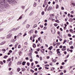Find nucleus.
<instances>
[{
	"mask_svg": "<svg viewBox=\"0 0 75 75\" xmlns=\"http://www.w3.org/2000/svg\"><path fill=\"white\" fill-rule=\"evenodd\" d=\"M6 0H2L0 1V8H1L3 11H5V10L4 9V6L5 8L7 9L9 7V4H6Z\"/></svg>",
	"mask_w": 75,
	"mask_h": 75,
	"instance_id": "obj_1",
	"label": "nucleus"
},
{
	"mask_svg": "<svg viewBox=\"0 0 75 75\" xmlns=\"http://www.w3.org/2000/svg\"><path fill=\"white\" fill-rule=\"evenodd\" d=\"M8 2L10 4L12 5L15 4V3H17V2L16 1H12V0H7Z\"/></svg>",
	"mask_w": 75,
	"mask_h": 75,
	"instance_id": "obj_2",
	"label": "nucleus"
},
{
	"mask_svg": "<svg viewBox=\"0 0 75 75\" xmlns=\"http://www.w3.org/2000/svg\"><path fill=\"white\" fill-rule=\"evenodd\" d=\"M10 34H9V35H7L6 38L9 39V38H10L11 37L12 34H11V35H10Z\"/></svg>",
	"mask_w": 75,
	"mask_h": 75,
	"instance_id": "obj_3",
	"label": "nucleus"
},
{
	"mask_svg": "<svg viewBox=\"0 0 75 75\" xmlns=\"http://www.w3.org/2000/svg\"><path fill=\"white\" fill-rule=\"evenodd\" d=\"M52 9V6H49L47 9V11H49V10Z\"/></svg>",
	"mask_w": 75,
	"mask_h": 75,
	"instance_id": "obj_4",
	"label": "nucleus"
},
{
	"mask_svg": "<svg viewBox=\"0 0 75 75\" xmlns=\"http://www.w3.org/2000/svg\"><path fill=\"white\" fill-rule=\"evenodd\" d=\"M48 4H47V6L46 7H45V12H46V11H47V8H48Z\"/></svg>",
	"mask_w": 75,
	"mask_h": 75,
	"instance_id": "obj_5",
	"label": "nucleus"
},
{
	"mask_svg": "<svg viewBox=\"0 0 75 75\" xmlns=\"http://www.w3.org/2000/svg\"><path fill=\"white\" fill-rule=\"evenodd\" d=\"M34 14V11H32L31 13L29 14V16H32L33 14Z\"/></svg>",
	"mask_w": 75,
	"mask_h": 75,
	"instance_id": "obj_6",
	"label": "nucleus"
},
{
	"mask_svg": "<svg viewBox=\"0 0 75 75\" xmlns=\"http://www.w3.org/2000/svg\"><path fill=\"white\" fill-rule=\"evenodd\" d=\"M22 63V61H19L18 62L17 64L18 65H20Z\"/></svg>",
	"mask_w": 75,
	"mask_h": 75,
	"instance_id": "obj_7",
	"label": "nucleus"
},
{
	"mask_svg": "<svg viewBox=\"0 0 75 75\" xmlns=\"http://www.w3.org/2000/svg\"><path fill=\"white\" fill-rule=\"evenodd\" d=\"M20 28V27H18L16 28H14L13 29V30H17L18 29V28Z\"/></svg>",
	"mask_w": 75,
	"mask_h": 75,
	"instance_id": "obj_8",
	"label": "nucleus"
},
{
	"mask_svg": "<svg viewBox=\"0 0 75 75\" xmlns=\"http://www.w3.org/2000/svg\"><path fill=\"white\" fill-rule=\"evenodd\" d=\"M6 43V41L2 42L0 44V45H2Z\"/></svg>",
	"mask_w": 75,
	"mask_h": 75,
	"instance_id": "obj_9",
	"label": "nucleus"
},
{
	"mask_svg": "<svg viewBox=\"0 0 75 75\" xmlns=\"http://www.w3.org/2000/svg\"><path fill=\"white\" fill-rule=\"evenodd\" d=\"M37 36H38V35H33V39L35 38Z\"/></svg>",
	"mask_w": 75,
	"mask_h": 75,
	"instance_id": "obj_10",
	"label": "nucleus"
},
{
	"mask_svg": "<svg viewBox=\"0 0 75 75\" xmlns=\"http://www.w3.org/2000/svg\"><path fill=\"white\" fill-rule=\"evenodd\" d=\"M33 29H32L31 30H30V31L29 32V33H33Z\"/></svg>",
	"mask_w": 75,
	"mask_h": 75,
	"instance_id": "obj_11",
	"label": "nucleus"
},
{
	"mask_svg": "<svg viewBox=\"0 0 75 75\" xmlns=\"http://www.w3.org/2000/svg\"><path fill=\"white\" fill-rule=\"evenodd\" d=\"M53 48L52 46H50L49 48H48V49L49 50H51Z\"/></svg>",
	"mask_w": 75,
	"mask_h": 75,
	"instance_id": "obj_12",
	"label": "nucleus"
},
{
	"mask_svg": "<svg viewBox=\"0 0 75 75\" xmlns=\"http://www.w3.org/2000/svg\"><path fill=\"white\" fill-rule=\"evenodd\" d=\"M49 54L50 55H51L52 54V52L51 51H49Z\"/></svg>",
	"mask_w": 75,
	"mask_h": 75,
	"instance_id": "obj_13",
	"label": "nucleus"
},
{
	"mask_svg": "<svg viewBox=\"0 0 75 75\" xmlns=\"http://www.w3.org/2000/svg\"><path fill=\"white\" fill-rule=\"evenodd\" d=\"M26 63V62H23L22 64L24 66V65H25V64Z\"/></svg>",
	"mask_w": 75,
	"mask_h": 75,
	"instance_id": "obj_14",
	"label": "nucleus"
},
{
	"mask_svg": "<svg viewBox=\"0 0 75 75\" xmlns=\"http://www.w3.org/2000/svg\"><path fill=\"white\" fill-rule=\"evenodd\" d=\"M29 51L30 52V53L29 54V56H30L31 55L32 53H33V52H31L30 50Z\"/></svg>",
	"mask_w": 75,
	"mask_h": 75,
	"instance_id": "obj_15",
	"label": "nucleus"
},
{
	"mask_svg": "<svg viewBox=\"0 0 75 75\" xmlns=\"http://www.w3.org/2000/svg\"><path fill=\"white\" fill-rule=\"evenodd\" d=\"M18 43H17V44H16V45H15V46H14V48H16V47H17L18 45Z\"/></svg>",
	"mask_w": 75,
	"mask_h": 75,
	"instance_id": "obj_16",
	"label": "nucleus"
},
{
	"mask_svg": "<svg viewBox=\"0 0 75 75\" xmlns=\"http://www.w3.org/2000/svg\"><path fill=\"white\" fill-rule=\"evenodd\" d=\"M22 71L23 72H24V71H25L26 69L25 68H22Z\"/></svg>",
	"mask_w": 75,
	"mask_h": 75,
	"instance_id": "obj_17",
	"label": "nucleus"
},
{
	"mask_svg": "<svg viewBox=\"0 0 75 75\" xmlns=\"http://www.w3.org/2000/svg\"><path fill=\"white\" fill-rule=\"evenodd\" d=\"M30 26V25L29 24H27L26 26V28H28Z\"/></svg>",
	"mask_w": 75,
	"mask_h": 75,
	"instance_id": "obj_18",
	"label": "nucleus"
},
{
	"mask_svg": "<svg viewBox=\"0 0 75 75\" xmlns=\"http://www.w3.org/2000/svg\"><path fill=\"white\" fill-rule=\"evenodd\" d=\"M69 31H70V32H71L72 33H74V32H73V31L74 30L72 29H70V30H69Z\"/></svg>",
	"mask_w": 75,
	"mask_h": 75,
	"instance_id": "obj_19",
	"label": "nucleus"
},
{
	"mask_svg": "<svg viewBox=\"0 0 75 75\" xmlns=\"http://www.w3.org/2000/svg\"><path fill=\"white\" fill-rule=\"evenodd\" d=\"M17 71L18 72H19L21 71L20 68H17Z\"/></svg>",
	"mask_w": 75,
	"mask_h": 75,
	"instance_id": "obj_20",
	"label": "nucleus"
},
{
	"mask_svg": "<svg viewBox=\"0 0 75 75\" xmlns=\"http://www.w3.org/2000/svg\"><path fill=\"white\" fill-rule=\"evenodd\" d=\"M33 47L34 48H35L36 47V45L35 44L33 43Z\"/></svg>",
	"mask_w": 75,
	"mask_h": 75,
	"instance_id": "obj_21",
	"label": "nucleus"
},
{
	"mask_svg": "<svg viewBox=\"0 0 75 75\" xmlns=\"http://www.w3.org/2000/svg\"><path fill=\"white\" fill-rule=\"evenodd\" d=\"M53 44L54 46H55L56 45V44H57L56 42H53Z\"/></svg>",
	"mask_w": 75,
	"mask_h": 75,
	"instance_id": "obj_22",
	"label": "nucleus"
},
{
	"mask_svg": "<svg viewBox=\"0 0 75 75\" xmlns=\"http://www.w3.org/2000/svg\"><path fill=\"white\" fill-rule=\"evenodd\" d=\"M8 57V55H5L4 57V59H6Z\"/></svg>",
	"mask_w": 75,
	"mask_h": 75,
	"instance_id": "obj_23",
	"label": "nucleus"
},
{
	"mask_svg": "<svg viewBox=\"0 0 75 75\" xmlns=\"http://www.w3.org/2000/svg\"><path fill=\"white\" fill-rule=\"evenodd\" d=\"M37 24H35L34 25V26L33 27V28H36L37 27Z\"/></svg>",
	"mask_w": 75,
	"mask_h": 75,
	"instance_id": "obj_24",
	"label": "nucleus"
},
{
	"mask_svg": "<svg viewBox=\"0 0 75 75\" xmlns=\"http://www.w3.org/2000/svg\"><path fill=\"white\" fill-rule=\"evenodd\" d=\"M57 61V60L56 59H54L52 60V62H55Z\"/></svg>",
	"mask_w": 75,
	"mask_h": 75,
	"instance_id": "obj_25",
	"label": "nucleus"
},
{
	"mask_svg": "<svg viewBox=\"0 0 75 75\" xmlns=\"http://www.w3.org/2000/svg\"><path fill=\"white\" fill-rule=\"evenodd\" d=\"M61 50L62 51H65L66 50V48H62Z\"/></svg>",
	"mask_w": 75,
	"mask_h": 75,
	"instance_id": "obj_26",
	"label": "nucleus"
},
{
	"mask_svg": "<svg viewBox=\"0 0 75 75\" xmlns=\"http://www.w3.org/2000/svg\"><path fill=\"white\" fill-rule=\"evenodd\" d=\"M11 58H9L7 60V61L8 62H9V61H11Z\"/></svg>",
	"mask_w": 75,
	"mask_h": 75,
	"instance_id": "obj_27",
	"label": "nucleus"
},
{
	"mask_svg": "<svg viewBox=\"0 0 75 75\" xmlns=\"http://www.w3.org/2000/svg\"><path fill=\"white\" fill-rule=\"evenodd\" d=\"M16 41V40H15L14 39H12L11 41V42H15Z\"/></svg>",
	"mask_w": 75,
	"mask_h": 75,
	"instance_id": "obj_28",
	"label": "nucleus"
},
{
	"mask_svg": "<svg viewBox=\"0 0 75 75\" xmlns=\"http://www.w3.org/2000/svg\"><path fill=\"white\" fill-rule=\"evenodd\" d=\"M21 8H22L23 9H24V8H25V6H21Z\"/></svg>",
	"mask_w": 75,
	"mask_h": 75,
	"instance_id": "obj_29",
	"label": "nucleus"
},
{
	"mask_svg": "<svg viewBox=\"0 0 75 75\" xmlns=\"http://www.w3.org/2000/svg\"><path fill=\"white\" fill-rule=\"evenodd\" d=\"M2 52H5L6 51V50L5 49H2Z\"/></svg>",
	"mask_w": 75,
	"mask_h": 75,
	"instance_id": "obj_30",
	"label": "nucleus"
},
{
	"mask_svg": "<svg viewBox=\"0 0 75 75\" xmlns=\"http://www.w3.org/2000/svg\"><path fill=\"white\" fill-rule=\"evenodd\" d=\"M40 52H41L42 54H44V51H42V49H40Z\"/></svg>",
	"mask_w": 75,
	"mask_h": 75,
	"instance_id": "obj_31",
	"label": "nucleus"
},
{
	"mask_svg": "<svg viewBox=\"0 0 75 75\" xmlns=\"http://www.w3.org/2000/svg\"><path fill=\"white\" fill-rule=\"evenodd\" d=\"M30 71L33 73H34V71L32 69H30Z\"/></svg>",
	"mask_w": 75,
	"mask_h": 75,
	"instance_id": "obj_32",
	"label": "nucleus"
},
{
	"mask_svg": "<svg viewBox=\"0 0 75 75\" xmlns=\"http://www.w3.org/2000/svg\"><path fill=\"white\" fill-rule=\"evenodd\" d=\"M72 43H73V42L71 41H70V42H69V45H71L72 44Z\"/></svg>",
	"mask_w": 75,
	"mask_h": 75,
	"instance_id": "obj_33",
	"label": "nucleus"
},
{
	"mask_svg": "<svg viewBox=\"0 0 75 75\" xmlns=\"http://www.w3.org/2000/svg\"><path fill=\"white\" fill-rule=\"evenodd\" d=\"M59 21L58 19H56V20H55V22L57 23H59Z\"/></svg>",
	"mask_w": 75,
	"mask_h": 75,
	"instance_id": "obj_34",
	"label": "nucleus"
},
{
	"mask_svg": "<svg viewBox=\"0 0 75 75\" xmlns=\"http://www.w3.org/2000/svg\"><path fill=\"white\" fill-rule=\"evenodd\" d=\"M41 14L42 15H44V11H42V12L41 13Z\"/></svg>",
	"mask_w": 75,
	"mask_h": 75,
	"instance_id": "obj_35",
	"label": "nucleus"
},
{
	"mask_svg": "<svg viewBox=\"0 0 75 75\" xmlns=\"http://www.w3.org/2000/svg\"><path fill=\"white\" fill-rule=\"evenodd\" d=\"M0 64H1L2 65L3 64V62L0 61Z\"/></svg>",
	"mask_w": 75,
	"mask_h": 75,
	"instance_id": "obj_36",
	"label": "nucleus"
},
{
	"mask_svg": "<svg viewBox=\"0 0 75 75\" xmlns=\"http://www.w3.org/2000/svg\"><path fill=\"white\" fill-rule=\"evenodd\" d=\"M68 36L69 37H71V35L69 33L68 34Z\"/></svg>",
	"mask_w": 75,
	"mask_h": 75,
	"instance_id": "obj_37",
	"label": "nucleus"
},
{
	"mask_svg": "<svg viewBox=\"0 0 75 75\" xmlns=\"http://www.w3.org/2000/svg\"><path fill=\"white\" fill-rule=\"evenodd\" d=\"M33 6L34 7H36V3L35 2V3H34L33 4Z\"/></svg>",
	"mask_w": 75,
	"mask_h": 75,
	"instance_id": "obj_38",
	"label": "nucleus"
},
{
	"mask_svg": "<svg viewBox=\"0 0 75 75\" xmlns=\"http://www.w3.org/2000/svg\"><path fill=\"white\" fill-rule=\"evenodd\" d=\"M56 9H57L59 8V5L58 4H57L56 6Z\"/></svg>",
	"mask_w": 75,
	"mask_h": 75,
	"instance_id": "obj_39",
	"label": "nucleus"
},
{
	"mask_svg": "<svg viewBox=\"0 0 75 75\" xmlns=\"http://www.w3.org/2000/svg\"><path fill=\"white\" fill-rule=\"evenodd\" d=\"M70 21L71 22H73V18H70Z\"/></svg>",
	"mask_w": 75,
	"mask_h": 75,
	"instance_id": "obj_40",
	"label": "nucleus"
},
{
	"mask_svg": "<svg viewBox=\"0 0 75 75\" xmlns=\"http://www.w3.org/2000/svg\"><path fill=\"white\" fill-rule=\"evenodd\" d=\"M27 20H25L24 22L23 23V24H25V23L27 22Z\"/></svg>",
	"mask_w": 75,
	"mask_h": 75,
	"instance_id": "obj_41",
	"label": "nucleus"
},
{
	"mask_svg": "<svg viewBox=\"0 0 75 75\" xmlns=\"http://www.w3.org/2000/svg\"><path fill=\"white\" fill-rule=\"evenodd\" d=\"M35 34H38V31L36 30L35 31Z\"/></svg>",
	"mask_w": 75,
	"mask_h": 75,
	"instance_id": "obj_42",
	"label": "nucleus"
},
{
	"mask_svg": "<svg viewBox=\"0 0 75 75\" xmlns=\"http://www.w3.org/2000/svg\"><path fill=\"white\" fill-rule=\"evenodd\" d=\"M40 50V48H38L37 49V51L38 52H39Z\"/></svg>",
	"mask_w": 75,
	"mask_h": 75,
	"instance_id": "obj_43",
	"label": "nucleus"
},
{
	"mask_svg": "<svg viewBox=\"0 0 75 75\" xmlns=\"http://www.w3.org/2000/svg\"><path fill=\"white\" fill-rule=\"evenodd\" d=\"M22 18H23V17L22 16H21L19 18V19H21Z\"/></svg>",
	"mask_w": 75,
	"mask_h": 75,
	"instance_id": "obj_44",
	"label": "nucleus"
},
{
	"mask_svg": "<svg viewBox=\"0 0 75 75\" xmlns=\"http://www.w3.org/2000/svg\"><path fill=\"white\" fill-rule=\"evenodd\" d=\"M69 54H68L67 55V56H66V58H68L69 57Z\"/></svg>",
	"mask_w": 75,
	"mask_h": 75,
	"instance_id": "obj_45",
	"label": "nucleus"
},
{
	"mask_svg": "<svg viewBox=\"0 0 75 75\" xmlns=\"http://www.w3.org/2000/svg\"><path fill=\"white\" fill-rule=\"evenodd\" d=\"M41 37H39V38H38V40L39 41H40V39H41Z\"/></svg>",
	"mask_w": 75,
	"mask_h": 75,
	"instance_id": "obj_46",
	"label": "nucleus"
},
{
	"mask_svg": "<svg viewBox=\"0 0 75 75\" xmlns=\"http://www.w3.org/2000/svg\"><path fill=\"white\" fill-rule=\"evenodd\" d=\"M27 35V33H25L23 35V36L25 37V36Z\"/></svg>",
	"mask_w": 75,
	"mask_h": 75,
	"instance_id": "obj_47",
	"label": "nucleus"
},
{
	"mask_svg": "<svg viewBox=\"0 0 75 75\" xmlns=\"http://www.w3.org/2000/svg\"><path fill=\"white\" fill-rule=\"evenodd\" d=\"M58 24L57 23H55V24H54V26L55 27H57V26H58Z\"/></svg>",
	"mask_w": 75,
	"mask_h": 75,
	"instance_id": "obj_48",
	"label": "nucleus"
},
{
	"mask_svg": "<svg viewBox=\"0 0 75 75\" xmlns=\"http://www.w3.org/2000/svg\"><path fill=\"white\" fill-rule=\"evenodd\" d=\"M42 69V67H39V68H38V70H40Z\"/></svg>",
	"mask_w": 75,
	"mask_h": 75,
	"instance_id": "obj_49",
	"label": "nucleus"
},
{
	"mask_svg": "<svg viewBox=\"0 0 75 75\" xmlns=\"http://www.w3.org/2000/svg\"><path fill=\"white\" fill-rule=\"evenodd\" d=\"M49 66V64H46V65H45V67H48Z\"/></svg>",
	"mask_w": 75,
	"mask_h": 75,
	"instance_id": "obj_50",
	"label": "nucleus"
},
{
	"mask_svg": "<svg viewBox=\"0 0 75 75\" xmlns=\"http://www.w3.org/2000/svg\"><path fill=\"white\" fill-rule=\"evenodd\" d=\"M70 48L72 49H74V47L73 46H72L70 47Z\"/></svg>",
	"mask_w": 75,
	"mask_h": 75,
	"instance_id": "obj_51",
	"label": "nucleus"
},
{
	"mask_svg": "<svg viewBox=\"0 0 75 75\" xmlns=\"http://www.w3.org/2000/svg\"><path fill=\"white\" fill-rule=\"evenodd\" d=\"M27 65L28 66H29V65H30V63L29 62H28L27 63Z\"/></svg>",
	"mask_w": 75,
	"mask_h": 75,
	"instance_id": "obj_52",
	"label": "nucleus"
},
{
	"mask_svg": "<svg viewBox=\"0 0 75 75\" xmlns=\"http://www.w3.org/2000/svg\"><path fill=\"white\" fill-rule=\"evenodd\" d=\"M35 54H38V52L37 51H36L35 52Z\"/></svg>",
	"mask_w": 75,
	"mask_h": 75,
	"instance_id": "obj_53",
	"label": "nucleus"
},
{
	"mask_svg": "<svg viewBox=\"0 0 75 75\" xmlns=\"http://www.w3.org/2000/svg\"><path fill=\"white\" fill-rule=\"evenodd\" d=\"M69 51L71 52H71H72L73 51V50H72L71 49V50H69Z\"/></svg>",
	"mask_w": 75,
	"mask_h": 75,
	"instance_id": "obj_54",
	"label": "nucleus"
},
{
	"mask_svg": "<svg viewBox=\"0 0 75 75\" xmlns=\"http://www.w3.org/2000/svg\"><path fill=\"white\" fill-rule=\"evenodd\" d=\"M21 48V45H19L18 46V48Z\"/></svg>",
	"mask_w": 75,
	"mask_h": 75,
	"instance_id": "obj_55",
	"label": "nucleus"
},
{
	"mask_svg": "<svg viewBox=\"0 0 75 75\" xmlns=\"http://www.w3.org/2000/svg\"><path fill=\"white\" fill-rule=\"evenodd\" d=\"M13 74V72L11 71L10 73V74L11 75H12V74Z\"/></svg>",
	"mask_w": 75,
	"mask_h": 75,
	"instance_id": "obj_56",
	"label": "nucleus"
},
{
	"mask_svg": "<svg viewBox=\"0 0 75 75\" xmlns=\"http://www.w3.org/2000/svg\"><path fill=\"white\" fill-rule=\"evenodd\" d=\"M40 27L41 28H42L43 27V25H40Z\"/></svg>",
	"mask_w": 75,
	"mask_h": 75,
	"instance_id": "obj_57",
	"label": "nucleus"
},
{
	"mask_svg": "<svg viewBox=\"0 0 75 75\" xmlns=\"http://www.w3.org/2000/svg\"><path fill=\"white\" fill-rule=\"evenodd\" d=\"M35 64H38V62L37 61L35 62Z\"/></svg>",
	"mask_w": 75,
	"mask_h": 75,
	"instance_id": "obj_58",
	"label": "nucleus"
},
{
	"mask_svg": "<svg viewBox=\"0 0 75 75\" xmlns=\"http://www.w3.org/2000/svg\"><path fill=\"white\" fill-rule=\"evenodd\" d=\"M71 4H72V5L75 6V4H74V3H71Z\"/></svg>",
	"mask_w": 75,
	"mask_h": 75,
	"instance_id": "obj_59",
	"label": "nucleus"
},
{
	"mask_svg": "<svg viewBox=\"0 0 75 75\" xmlns=\"http://www.w3.org/2000/svg\"><path fill=\"white\" fill-rule=\"evenodd\" d=\"M9 52V53H11L12 52H13V51L11 50H10Z\"/></svg>",
	"mask_w": 75,
	"mask_h": 75,
	"instance_id": "obj_60",
	"label": "nucleus"
},
{
	"mask_svg": "<svg viewBox=\"0 0 75 75\" xmlns=\"http://www.w3.org/2000/svg\"><path fill=\"white\" fill-rule=\"evenodd\" d=\"M47 27L46 26H45L44 27V30H46L47 29Z\"/></svg>",
	"mask_w": 75,
	"mask_h": 75,
	"instance_id": "obj_61",
	"label": "nucleus"
},
{
	"mask_svg": "<svg viewBox=\"0 0 75 75\" xmlns=\"http://www.w3.org/2000/svg\"><path fill=\"white\" fill-rule=\"evenodd\" d=\"M64 8L63 7H61V10H64Z\"/></svg>",
	"mask_w": 75,
	"mask_h": 75,
	"instance_id": "obj_62",
	"label": "nucleus"
},
{
	"mask_svg": "<svg viewBox=\"0 0 75 75\" xmlns=\"http://www.w3.org/2000/svg\"><path fill=\"white\" fill-rule=\"evenodd\" d=\"M40 67V66L39 65V64H38L37 65V67Z\"/></svg>",
	"mask_w": 75,
	"mask_h": 75,
	"instance_id": "obj_63",
	"label": "nucleus"
},
{
	"mask_svg": "<svg viewBox=\"0 0 75 75\" xmlns=\"http://www.w3.org/2000/svg\"><path fill=\"white\" fill-rule=\"evenodd\" d=\"M63 72H62L60 73V75H63Z\"/></svg>",
	"mask_w": 75,
	"mask_h": 75,
	"instance_id": "obj_64",
	"label": "nucleus"
}]
</instances>
